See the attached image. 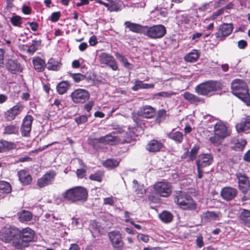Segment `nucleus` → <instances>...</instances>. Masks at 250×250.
Masks as SVG:
<instances>
[{"instance_id":"1","label":"nucleus","mask_w":250,"mask_h":250,"mask_svg":"<svg viewBox=\"0 0 250 250\" xmlns=\"http://www.w3.org/2000/svg\"><path fill=\"white\" fill-rule=\"evenodd\" d=\"M126 128V127L124 129L119 127L117 129V132L121 135L119 136H113L110 133L99 138L93 139L92 141L94 145L102 143L114 145L118 143H129L134 137V134L132 132H128L125 130Z\"/></svg>"},{"instance_id":"2","label":"nucleus","mask_w":250,"mask_h":250,"mask_svg":"<svg viewBox=\"0 0 250 250\" xmlns=\"http://www.w3.org/2000/svg\"><path fill=\"white\" fill-rule=\"evenodd\" d=\"M222 88L223 85L220 82L210 80L198 84L195 87V90L200 95L210 97Z\"/></svg>"},{"instance_id":"3","label":"nucleus","mask_w":250,"mask_h":250,"mask_svg":"<svg viewBox=\"0 0 250 250\" xmlns=\"http://www.w3.org/2000/svg\"><path fill=\"white\" fill-rule=\"evenodd\" d=\"M231 90L233 95L250 106V95L247 83L241 80H234L231 83Z\"/></svg>"},{"instance_id":"4","label":"nucleus","mask_w":250,"mask_h":250,"mask_svg":"<svg viewBox=\"0 0 250 250\" xmlns=\"http://www.w3.org/2000/svg\"><path fill=\"white\" fill-rule=\"evenodd\" d=\"M88 195L87 189L83 187H76L66 190L62 194L65 200L72 202H84L86 200Z\"/></svg>"},{"instance_id":"5","label":"nucleus","mask_w":250,"mask_h":250,"mask_svg":"<svg viewBox=\"0 0 250 250\" xmlns=\"http://www.w3.org/2000/svg\"><path fill=\"white\" fill-rule=\"evenodd\" d=\"M19 237L20 239L14 241L13 246L16 249H21L25 246L23 245V242H30L33 240L35 232L31 228L27 227L20 230Z\"/></svg>"},{"instance_id":"6","label":"nucleus","mask_w":250,"mask_h":250,"mask_svg":"<svg viewBox=\"0 0 250 250\" xmlns=\"http://www.w3.org/2000/svg\"><path fill=\"white\" fill-rule=\"evenodd\" d=\"M174 201L183 209L193 210L196 208V204L191 197L185 192L179 193L174 198Z\"/></svg>"},{"instance_id":"7","label":"nucleus","mask_w":250,"mask_h":250,"mask_svg":"<svg viewBox=\"0 0 250 250\" xmlns=\"http://www.w3.org/2000/svg\"><path fill=\"white\" fill-rule=\"evenodd\" d=\"M20 230L16 227L7 226L0 231V239L5 242L9 243L13 241V243L18 240Z\"/></svg>"},{"instance_id":"8","label":"nucleus","mask_w":250,"mask_h":250,"mask_svg":"<svg viewBox=\"0 0 250 250\" xmlns=\"http://www.w3.org/2000/svg\"><path fill=\"white\" fill-rule=\"evenodd\" d=\"M166 33L165 27L161 24L151 27L146 26L145 35L151 39L161 38Z\"/></svg>"},{"instance_id":"9","label":"nucleus","mask_w":250,"mask_h":250,"mask_svg":"<svg viewBox=\"0 0 250 250\" xmlns=\"http://www.w3.org/2000/svg\"><path fill=\"white\" fill-rule=\"evenodd\" d=\"M153 189L156 194L164 197H168L171 193V184L167 181L157 182L153 186Z\"/></svg>"},{"instance_id":"10","label":"nucleus","mask_w":250,"mask_h":250,"mask_svg":"<svg viewBox=\"0 0 250 250\" xmlns=\"http://www.w3.org/2000/svg\"><path fill=\"white\" fill-rule=\"evenodd\" d=\"M233 29V25L232 23H223L218 27L215 36L219 41H223L231 34Z\"/></svg>"},{"instance_id":"11","label":"nucleus","mask_w":250,"mask_h":250,"mask_svg":"<svg viewBox=\"0 0 250 250\" xmlns=\"http://www.w3.org/2000/svg\"><path fill=\"white\" fill-rule=\"evenodd\" d=\"M89 92L83 89H77L70 95L72 101L76 104L84 103L89 98Z\"/></svg>"},{"instance_id":"12","label":"nucleus","mask_w":250,"mask_h":250,"mask_svg":"<svg viewBox=\"0 0 250 250\" xmlns=\"http://www.w3.org/2000/svg\"><path fill=\"white\" fill-rule=\"evenodd\" d=\"M109 238L115 250H123L124 242L119 231H113L109 233Z\"/></svg>"},{"instance_id":"13","label":"nucleus","mask_w":250,"mask_h":250,"mask_svg":"<svg viewBox=\"0 0 250 250\" xmlns=\"http://www.w3.org/2000/svg\"><path fill=\"white\" fill-rule=\"evenodd\" d=\"M33 120V117L30 115H27L24 117L21 127V131L22 136L24 137H28L30 136Z\"/></svg>"},{"instance_id":"14","label":"nucleus","mask_w":250,"mask_h":250,"mask_svg":"<svg viewBox=\"0 0 250 250\" xmlns=\"http://www.w3.org/2000/svg\"><path fill=\"white\" fill-rule=\"evenodd\" d=\"M212 155L210 153L201 154L198 156L196 164L197 167L204 168L210 166L213 162Z\"/></svg>"},{"instance_id":"15","label":"nucleus","mask_w":250,"mask_h":250,"mask_svg":"<svg viewBox=\"0 0 250 250\" xmlns=\"http://www.w3.org/2000/svg\"><path fill=\"white\" fill-rule=\"evenodd\" d=\"M238 181L239 189L243 193H246L250 187L249 178L244 174L238 172L236 174Z\"/></svg>"},{"instance_id":"16","label":"nucleus","mask_w":250,"mask_h":250,"mask_svg":"<svg viewBox=\"0 0 250 250\" xmlns=\"http://www.w3.org/2000/svg\"><path fill=\"white\" fill-rule=\"evenodd\" d=\"M56 173L54 171H49L39 179L37 182V185L39 187L42 188L51 184L54 181Z\"/></svg>"},{"instance_id":"17","label":"nucleus","mask_w":250,"mask_h":250,"mask_svg":"<svg viewBox=\"0 0 250 250\" xmlns=\"http://www.w3.org/2000/svg\"><path fill=\"white\" fill-rule=\"evenodd\" d=\"M23 105L17 104L7 110L5 114V118L7 121L14 120L16 116L18 115L23 109Z\"/></svg>"},{"instance_id":"18","label":"nucleus","mask_w":250,"mask_h":250,"mask_svg":"<svg viewBox=\"0 0 250 250\" xmlns=\"http://www.w3.org/2000/svg\"><path fill=\"white\" fill-rule=\"evenodd\" d=\"M154 108L149 105H146L142 107L138 111L137 116L142 118H152L155 115Z\"/></svg>"},{"instance_id":"19","label":"nucleus","mask_w":250,"mask_h":250,"mask_svg":"<svg viewBox=\"0 0 250 250\" xmlns=\"http://www.w3.org/2000/svg\"><path fill=\"white\" fill-rule=\"evenodd\" d=\"M237 193V189L230 187L223 188L221 191L222 197L227 201L233 199L236 196Z\"/></svg>"},{"instance_id":"20","label":"nucleus","mask_w":250,"mask_h":250,"mask_svg":"<svg viewBox=\"0 0 250 250\" xmlns=\"http://www.w3.org/2000/svg\"><path fill=\"white\" fill-rule=\"evenodd\" d=\"M125 27L128 28L130 31L139 34H143L145 35L146 26H142L139 24L135 23L130 21L125 22Z\"/></svg>"},{"instance_id":"21","label":"nucleus","mask_w":250,"mask_h":250,"mask_svg":"<svg viewBox=\"0 0 250 250\" xmlns=\"http://www.w3.org/2000/svg\"><path fill=\"white\" fill-rule=\"evenodd\" d=\"M214 135L223 138L229 135L226 126L221 122H218L214 125Z\"/></svg>"},{"instance_id":"22","label":"nucleus","mask_w":250,"mask_h":250,"mask_svg":"<svg viewBox=\"0 0 250 250\" xmlns=\"http://www.w3.org/2000/svg\"><path fill=\"white\" fill-rule=\"evenodd\" d=\"M238 132H247L250 130V116L244 118L242 121L236 125Z\"/></svg>"},{"instance_id":"23","label":"nucleus","mask_w":250,"mask_h":250,"mask_svg":"<svg viewBox=\"0 0 250 250\" xmlns=\"http://www.w3.org/2000/svg\"><path fill=\"white\" fill-rule=\"evenodd\" d=\"M164 147L162 143L157 140H152L147 144L146 148L150 152H156L160 151Z\"/></svg>"},{"instance_id":"24","label":"nucleus","mask_w":250,"mask_h":250,"mask_svg":"<svg viewBox=\"0 0 250 250\" xmlns=\"http://www.w3.org/2000/svg\"><path fill=\"white\" fill-rule=\"evenodd\" d=\"M239 220L241 224L250 228V211L243 209L239 215Z\"/></svg>"},{"instance_id":"25","label":"nucleus","mask_w":250,"mask_h":250,"mask_svg":"<svg viewBox=\"0 0 250 250\" xmlns=\"http://www.w3.org/2000/svg\"><path fill=\"white\" fill-rule=\"evenodd\" d=\"M18 177L20 181L22 184L26 185L30 184L32 181V177L28 171L25 170H21L18 172Z\"/></svg>"},{"instance_id":"26","label":"nucleus","mask_w":250,"mask_h":250,"mask_svg":"<svg viewBox=\"0 0 250 250\" xmlns=\"http://www.w3.org/2000/svg\"><path fill=\"white\" fill-rule=\"evenodd\" d=\"M32 62L35 69L38 72H42L44 70L46 63L44 60L36 57L33 59Z\"/></svg>"},{"instance_id":"27","label":"nucleus","mask_w":250,"mask_h":250,"mask_svg":"<svg viewBox=\"0 0 250 250\" xmlns=\"http://www.w3.org/2000/svg\"><path fill=\"white\" fill-rule=\"evenodd\" d=\"M5 67L9 71L13 74L20 71V64L17 61L8 60Z\"/></svg>"},{"instance_id":"28","label":"nucleus","mask_w":250,"mask_h":250,"mask_svg":"<svg viewBox=\"0 0 250 250\" xmlns=\"http://www.w3.org/2000/svg\"><path fill=\"white\" fill-rule=\"evenodd\" d=\"M184 99L192 104H197L198 103L203 101L202 99L189 93L186 92L183 94Z\"/></svg>"},{"instance_id":"29","label":"nucleus","mask_w":250,"mask_h":250,"mask_svg":"<svg viewBox=\"0 0 250 250\" xmlns=\"http://www.w3.org/2000/svg\"><path fill=\"white\" fill-rule=\"evenodd\" d=\"M16 147V145L5 140L0 141V153L12 150Z\"/></svg>"},{"instance_id":"30","label":"nucleus","mask_w":250,"mask_h":250,"mask_svg":"<svg viewBox=\"0 0 250 250\" xmlns=\"http://www.w3.org/2000/svg\"><path fill=\"white\" fill-rule=\"evenodd\" d=\"M154 86L153 83H144L142 81L136 80L135 82V84L132 87V89L134 91H137L140 89H150L152 88Z\"/></svg>"},{"instance_id":"31","label":"nucleus","mask_w":250,"mask_h":250,"mask_svg":"<svg viewBox=\"0 0 250 250\" xmlns=\"http://www.w3.org/2000/svg\"><path fill=\"white\" fill-rule=\"evenodd\" d=\"M233 149L236 151H242L245 147L247 141L243 139H234L232 141Z\"/></svg>"},{"instance_id":"32","label":"nucleus","mask_w":250,"mask_h":250,"mask_svg":"<svg viewBox=\"0 0 250 250\" xmlns=\"http://www.w3.org/2000/svg\"><path fill=\"white\" fill-rule=\"evenodd\" d=\"M169 139L172 140L177 144H180L183 140V135L180 131H172L167 134Z\"/></svg>"},{"instance_id":"33","label":"nucleus","mask_w":250,"mask_h":250,"mask_svg":"<svg viewBox=\"0 0 250 250\" xmlns=\"http://www.w3.org/2000/svg\"><path fill=\"white\" fill-rule=\"evenodd\" d=\"M18 216L19 220L21 222H28L32 218V213L30 212L25 210L18 213Z\"/></svg>"},{"instance_id":"34","label":"nucleus","mask_w":250,"mask_h":250,"mask_svg":"<svg viewBox=\"0 0 250 250\" xmlns=\"http://www.w3.org/2000/svg\"><path fill=\"white\" fill-rule=\"evenodd\" d=\"M200 54L198 50H193L185 57V60L188 62H196L199 58Z\"/></svg>"},{"instance_id":"35","label":"nucleus","mask_w":250,"mask_h":250,"mask_svg":"<svg viewBox=\"0 0 250 250\" xmlns=\"http://www.w3.org/2000/svg\"><path fill=\"white\" fill-rule=\"evenodd\" d=\"M47 65L48 70L57 71L60 69L62 64L60 62L51 58L48 60Z\"/></svg>"},{"instance_id":"36","label":"nucleus","mask_w":250,"mask_h":250,"mask_svg":"<svg viewBox=\"0 0 250 250\" xmlns=\"http://www.w3.org/2000/svg\"><path fill=\"white\" fill-rule=\"evenodd\" d=\"M69 84L67 81H62L59 83L57 86V91L60 95L66 92L69 87Z\"/></svg>"},{"instance_id":"37","label":"nucleus","mask_w":250,"mask_h":250,"mask_svg":"<svg viewBox=\"0 0 250 250\" xmlns=\"http://www.w3.org/2000/svg\"><path fill=\"white\" fill-rule=\"evenodd\" d=\"M159 216L161 220L165 223H169L173 219L172 214L170 212L166 210L163 211L160 213Z\"/></svg>"},{"instance_id":"38","label":"nucleus","mask_w":250,"mask_h":250,"mask_svg":"<svg viewBox=\"0 0 250 250\" xmlns=\"http://www.w3.org/2000/svg\"><path fill=\"white\" fill-rule=\"evenodd\" d=\"M218 217V214L214 211H207L204 214L202 219L206 222L212 220H216Z\"/></svg>"},{"instance_id":"39","label":"nucleus","mask_w":250,"mask_h":250,"mask_svg":"<svg viewBox=\"0 0 250 250\" xmlns=\"http://www.w3.org/2000/svg\"><path fill=\"white\" fill-rule=\"evenodd\" d=\"M19 132V127L15 125H9L4 127V134L10 135L16 134Z\"/></svg>"},{"instance_id":"40","label":"nucleus","mask_w":250,"mask_h":250,"mask_svg":"<svg viewBox=\"0 0 250 250\" xmlns=\"http://www.w3.org/2000/svg\"><path fill=\"white\" fill-rule=\"evenodd\" d=\"M122 8L121 4L115 1L110 0L109 2V6L107 10L110 12H118L121 11Z\"/></svg>"},{"instance_id":"41","label":"nucleus","mask_w":250,"mask_h":250,"mask_svg":"<svg viewBox=\"0 0 250 250\" xmlns=\"http://www.w3.org/2000/svg\"><path fill=\"white\" fill-rule=\"evenodd\" d=\"M12 188L10 184L4 181H0V193H9L11 192Z\"/></svg>"},{"instance_id":"42","label":"nucleus","mask_w":250,"mask_h":250,"mask_svg":"<svg viewBox=\"0 0 250 250\" xmlns=\"http://www.w3.org/2000/svg\"><path fill=\"white\" fill-rule=\"evenodd\" d=\"M119 164V161L118 160H114L112 159H109L106 160L104 163L103 165L105 167L108 168H113L117 167Z\"/></svg>"},{"instance_id":"43","label":"nucleus","mask_w":250,"mask_h":250,"mask_svg":"<svg viewBox=\"0 0 250 250\" xmlns=\"http://www.w3.org/2000/svg\"><path fill=\"white\" fill-rule=\"evenodd\" d=\"M100 62L101 63L107 64L113 56L106 53H101L99 56Z\"/></svg>"},{"instance_id":"44","label":"nucleus","mask_w":250,"mask_h":250,"mask_svg":"<svg viewBox=\"0 0 250 250\" xmlns=\"http://www.w3.org/2000/svg\"><path fill=\"white\" fill-rule=\"evenodd\" d=\"M135 193L138 197H142L146 192V189L144 185H135Z\"/></svg>"},{"instance_id":"45","label":"nucleus","mask_w":250,"mask_h":250,"mask_svg":"<svg viewBox=\"0 0 250 250\" xmlns=\"http://www.w3.org/2000/svg\"><path fill=\"white\" fill-rule=\"evenodd\" d=\"M104 177V173L102 171H97L96 173L91 174L89 176V179L93 181H96L99 182H102Z\"/></svg>"},{"instance_id":"46","label":"nucleus","mask_w":250,"mask_h":250,"mask_svg":"<svg viewBox=\"0 0 250 250\" xmlns=\"http://www.w3.org/2000/svg\"><path fill=\"white\" fill-rule=\"evenodd\" d=\"M40 43L41 42L39 41H33L32 44L29 46L27 52L30 54L33 55L38 50Z\"/></svg>"},{"instance_id":"47","label":"nucleus","mask_w":250,"mask_h":250,"mask_svg":"<svg viewBox=\"0 0 250 250\" xmlns=\"http://www.w3.org/2000/svg\"><path fill=\"white\" fill-rule=\"evenodd\" d=\"M199 146L198 145H195L191 149L189 152V158L190 161H193L195 159L196 157V155L198 153V150L199 149Z\"/></svg>"},{"instance_id":"48","label":"nucleus","mask_w":250,"mask_h":250,"mask_svg":"<svg viewBox=\"0 0 250 250\" xmlns=\"http://www.w3.org/2000/svg\"><path fill=\"white\" fill-rule=\"evenodd\" d=\"M10 21L14 26L20 27L22 23L21 18L19 16L15 15L10 18Z\"/></svg>"},{"instance_id":"49","label":"nucleus","mask_w":250,"mask_h":250,"mask_svg":"<svg viewBox=\"0 0 250 250\" xmlns=\"http://www.w3.org/2000/svg\"><path fill=\"white\" fill-rule=\"evenodd\" d=\"M191 17L188 15L184 14L179 17V21L181 24H190Z\"/></svg>"},{"instance_id":"50","label":"nucleus","mask_w":250,"mask_h":250,"mask_svg":"<svg viewBox=\"0 0 250 250\" xmlns=\"http://www.w3.org/2000/svg\"><path fill=\"white\" fill-rule=\"evenodd\" d=\"M115 56L123 63L125 67L128 68L130 65V64L128 62L127 59L120 53H116Z\"/></svg>"},{"instance_id":"51","label":"nucleus","mask_w":250,"mask_h":250,"mask_svg":"<svg viewBox=\"0 0 250 250\" xmlns=\"http://www.w3.org/2000/svg\"><path fill=\"white\" fill-rule=\"evenodd\" d=\"M222 139L223 138L215 135L214 136L210 137L209 140L214 146H218L221 144Z\"/></svg>"},{"instance_id":"52","label":"nucleus","mask_w":250,"mask_h":250,"mask_svg":"<svg viewBox=\"0 0 250 250\" xmlns=\"http://www.w3.org/2000/svg\"><path fill=\"white\" fill-rule=\"evenodd\" d=\"M88 117L86 115H83L75 118V121L78 125L84 124L87 121Z\"/></svg>"},{"instance_id":"53","label":"nucleus","mask_w":250,"mask_h":250,"mask_svg":"<svg viewBox=\"0 0 250 250\" xmlns=\"http://www.w3.org/2000/svg\"><path fill=\"white\" fill-rule=\"evenodd\" d=\"M69 74L76 83H79L84 79V76L80 73L73 74L70 73Z\"/></svg>"},{"instance_id":"54","label":"nucleus","mask_w":250,"mask_h":250,"mask_svg":"<svg viewBox=\"0 0 250 250\" xmlns=\"http://www.w3.org/2000/svg\"><path fill=\"white\" fill-rule=\"evenodd\" d=\"M106 65H108L113 70H117L118 68L116 62L113 57Z\"/></svg>"},{"instance_id":"55","label":"nucleus","mask_w":250,"mask_h":250,"mask_svg":"<svg viewBox=\"0 0 250 250\" xmlns=\"http://www.w3.org/2000/svg\"><path fill=\"white\" fill-rule=\"evenodd\" d=\"M137 238L138 240L141 241L145 243H147L149 240V238L148 235L141 233H140L137 235Z\"/></svg>"},{"instance_id":"56","label":"nucleus","mask_w":250,"mask_h":250,"mask_svg":"<svg viewBox=\"0 0 250 250\" xmlns=\"http://www.w3.org/2000/svg\"><path fill=\"white\" fill-rule=\"evenodd\" d=\"M196 244L199 248H202L204 246L203 238L201 235L197 237L196 239Z\"/></svg>"},{"instance_id":"57","label":"nucleus","mask_w":250,"mask_h":250,"mask_svg":"<svg viewBox=\"0 0 250 250\" xmlns=\"http://www.w3.org/2000/svg\"><path fill=\"white\" fill-rule=\"evenodd\" d=\"M175 95V93L173 92L172 91H169V92H161L159 93H158L157 94V95L159 96H162L164 97H170L172 95Z\"/></svg>"},{"instance_id":"58","label":"nucleus","mask_w":250,"mask_h":250,"mask_svg":"<svg viewBox=\"0 0 250 250\" xmlns=\"http://www.w3.org/2000/svg\"><path fill=\"white\" fill-rule=\"evenodd\" d=\"M224 10L223 9H219L216 11L215 12H213L212 14L211 19V20H215L219 16L222 15L223 14Z\"/></svg>"},{"instance_id":"59","label":"nucleus","mask_w":250,"mask_h":250,"mask_svg":"<svg viewBox=\"0 0 250 250\" xmlns=\"http://www.w3.org/2000/svg\"><path fill=\"white\" fill-rule=\"evenodd\" d=\"M61 14L60 12H53L51 15V20L53 22L58 21L60 17Z\"/></svg>"},{"instance_id":"60","label":"nucleus","mask_w":250,"mask_h":250,"mask_svg":"<svg viewBox=\"0 0 250 250\" xmlns=\"http://www.w3.org/2000/svg\"><path fill=\"white\" fill-rule=\"evenodd\" d=\"M86 170L83 168L78 169L76 171V174L78 178H83L85 176Z\"/></svg>"},{"instance_id":"61","label":"nucleus","mask_w":250,"mask_h":250,"mask_svg":"<svg viewBox=\"0 0 250 250\" xmlns=\"http://www.w3.org/2000/svg\"><path fill=\"white\" fill-rule=\"evenodd\" d=\"M104 204L112 206L114 204V201L112 197L105 198L104 199Z\"/></svg>"},{"instance_id":"62","label":"nucleus","mask_w":250,"mask_h":250,"mask_svg":"<svg viewBox=\"0 0 250 250\" xmlns=\"http://www.w3.org/2000/svg\"><path fill=\"white\" fill-rule=\"evenodd\" d=\"M89 43L90 45L94 46L97 43V38L95 36L91 37L89 40Z\"/></svg>"},{"instance_id":"63","label":"nucleus","mask_w":250,"mask_h":250,"mask_svg":"<svg viewBox=\"0 0 250 250\" xmlns=\"http://www.w3.org/2000/svg\"><path fill=\"white\" fill-rule=\"evenodd\" d=\"M53 105H55L58 109H61L63 107L62 105L61 104V101L59 99H56L54 101Z\"/></svg>"},{"instance_id":"64","label":"nucleus","mask_w":250,"mask_h":250,"mask_svg":"<svg viewBox=\"0 0 250 250\" xmlns=\"http://www.w3.org/2000/svg\"><path fill=\"white\" fill-rule=\"evenodd\" d=\"M243 159L246 162H250V149L244 154Z\"/></svg>"}]
</instances>
